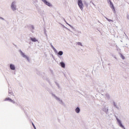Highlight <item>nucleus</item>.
I'll return each mask as SVG.
<instances>
[{
	"instance_id": "nucleus-1",
	"label": "nucleus",
	"mask_w": 129,
	"mask_h": 129,
	"mask_svg": "<svg viewBox=\"0 0 129 129\" xmlns=\"http://www.w3.org/2000/svg\"><path fill=\"white\" fill-rule=\"evenodd\" d=\"M78 5L80 9L82 11V10H83V3H82V0H78Z\"/></svg>"
},
{
	"instance_id": "nucleus-2",
	"label": "nucleus",
	"mask_w": 129,
	"mask_h": 129,
	"mask_svg": "<svg viewBox=\"0 0 129 129\" xmlns=\"http://www.w3.org/2000/svg\"><path fill=\"white\" fill-rule=\"evenodd\" d=\"M42 1L46 5V6H48V7H52V5L46 0H42Z\"/></svg>"
},
{
	"instance_id": "nucleus-3",
	"label": "nucleus",
	"mask_w": 129,
	"mask_h": 129,
	"mask_svg": "<svg viewBox=\"0 0 129 129\" xmlns=\"http://www.w3.org/2000/svg\"><path fill=\"white\" fill-rule=\"evenodd\" d=\"M10 101V102H12L13 103H15V101H14V100H12L11 98H6L5 99V101Z\"/></svg>"
},
{
	"instance_id": "nucleus-4",
	"label": "nucleus",
	"mask_w": 129,
	"mask_h": 129,
	"mask_svg": "<svg viewBox=\"0 0 129 129\" xmlns=\"http://www.w3.org/2000/svg\"><path fill=\"white\" fill-rule=\"evenodd\" d=\"M21 54L24 58H25V59H27V60H29V57H28L27 55H25V53H24L23 52L21 51Z\"/></svg>"
},
{
	"instance_id": "nucleus-5",
	"label": "nucleus",
	"mask_w": 129,
	"mask_h": 129,
	"mask_svg": "<svg viewBox=\"0 0 129 129\" xmlns=\"http://www.w3.org/2000/svg\"><path fill=\"white\" fill-rule=\"evenodd\" d=\"M11 8L12 9L13 11H16V6H15L14 3L12 4Z\"/></svg>"
},
{
	"instance_id": "nucleus-6",
	"label": "nucleus",
	"mask_w": 129,
	"mask_h": 129,
	"mask_svg": "<svg viewBox=\"0 0 129 129\" xmlns=\"http://www.w3.org/2000/svg\"><path fill=\"white\" fill-rule=\"evenodd\" d=\"M118 122L119 123V125L120 126V127H122V128H124V126L122 125V124H121V122L120 120H118Z\"/></svg>"
},
{
	"instance_id": "nucleus-7",
	"label": "nucleus",
	"mask_w": 129,
	"mask_h": 129,
	"mask_svg": "<svg viewBox=\"0 0 129 129\" xmlns=\"http://www.w3.org/2000/svg\"><path fill=\"white\" fill-rule=\"evenodd\" d=\"M10 69L11 70H15L16 69L14 64H10Z\"/></svg>"
},
{
	"instance_id": "nucleus-8",
	"label": "nucleus",
	"mask_w": 129,
	"mask_h": 129,
	"mask_svg": "<svg viewBox=\"0 0 129 129\" xmlns=\"http://www.w3.org/2000/svg\"><path fill=\"white\" fill-rule=\"evenodd\" d=\"M60 64L62 68H65V63H64V62H61L60 63Z\"/></svg>"
},
{
	"instance_id": "nucleus-9",
	"label": "nucleus",
	"mask_w": 129,
	"mask_h": 129,
	"mask_svg": "<svg viewBox=\"0 0 129 129\" xmlns=\"http://www.w3.org/2000/svg\"><path fill=\"white\" fill-rule=\"evenodd\" d=\"M80 112V109L79 108V107H77L76 109V112H77V113H79Z\"/></svg>"
},
{
	"instance_id": "nucleus-10",
	"label": "nucleus",
	"mask_w": 129,
	"mask_h": 129,
	"mask_svg": "<svg viewBox=\"0 0 129 129\" xmlns=\"http://www.w3.org/2000/svg\"><path fill=\"white\" fill-rule=\"evenodd\" d=\"M58 55H59V56H62L63 55V51H60L58 52Z\"/></svg>"
},
{
	"instance_id": "nucleus-11",
	"label": "nucleus",
	"mask_w": 129,
	"mask_h": 129,
	"mask_svg": "<svg viewBox=\"0 0 129 129\" xmlns=\"http://www.w3.org/2000/svg\"><path fill=\"white\" fill-rule=\"evenodd\" d=\"M110 5L111 8H113V9H114V6H113V4L111 2V1H110Z\"/></svg>"
},
{
	"instance_id": "nucleus-12",
	"label": "nucleus",
	"mask_w": 129,
	"mask_h": 129,
	"mask_svg": "<svg viewBox=\"0 0 129 129\" xmlns=\"http://www.w3.org/2000/svg\"><path fill=\"white\" fill-rule=\"evenodd\" d=\"M31 40L32 42H37V39L35 38H31Z\"/></svg>"
},
{
	"instance_id": "nucleus-13",
	"label": "nucleus",
	"mask_w": 129,
	"mask_h": 129,
	"mask_svg": "<svg viewBox=\"0 0 129 129\" xmlns=\"http://www.w3.org/2000/svg\"><path fill=\"white\" fill-rule=\"evenodd\" d=\"M121 57L122 58V59H123V60H124L125 59L124 56H123L122 54H121Z\"/></svg>"
},
{
	"instance_id": "nucleus-14",
	"label": "nucleus",
	"mask_w": 129,
	"mask_h": 129,
	"mask_svg": "<svg viewBox=\"0 0 129 129\" xmlns=\"http://www.w3.org/2000/svg\"><path fill=\"white\" fill-rule=\"evenodd\" d=\"M51 47L52 49H53V50H55V47H54V46L52 44H51Z\"/></svg>"
},
{
	"instance_id": "nucleus-15",
	"label": "nucleus",
	"mask_w": 129,
	"mask_h": 129,
	"mask_svg": "<svg viewBox=\"0 0 129 129\" xmlns=\"http://www.w3.org/2000/svg\"><path fill=\"white\" fill-rule=\"evenodd\" d=\"M77 44L78 45H80V46H82V44L81 43V42H78Z\"/></svg>"
},
{
	"instance_id": "nucleus-16",
	"label": "nucleus",
	"mask_w": 129,
	"mask_h": 129,
	"mask_svg": "<svg viewBox=\"0 0 129 129\" xmlns=\"http://www.w3.org/2000/svg\"><path fill=\"white\" fill-rule=\"evenodd\" d=\"M32 125H33L34 128L36 129V126H35V124H34V123H32Z\"/></svg>"
},
{
	"instance_id": "nucleus-17",
	"label": "nucleus",
	"mask_w": 129,
	"mask_h": 129,
	"mask_svg": "<svg viewBox=\"0 0 129 129\" xmlns=\"http://www.w3.org/2000/svg\"><path fill=\"white\" fill-rule=\"evenodd\" d=\"M107 20L108 21V22H113V21L110 19H107Z\"/></svg>"
}]
</instances>
